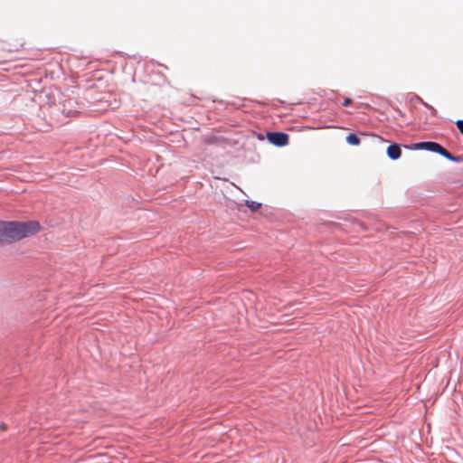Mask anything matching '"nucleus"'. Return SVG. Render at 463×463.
I'll use <instances>...</instances> for the list:
<instances>
[{
  "label": "nucleus",
  "mask_w": 463,
  "mask_h": 463,
  "mask_svg": "<svg viewBox=\"0 0 463 463\" xmlns=\"http://www.w3.org/2000/svg\"><path fill=\"white\" fill-rule=\"evenodd\" d=\"M41 229L38 222H0V245L12 243L37 233Z\"/></svg>",
  "instance_id": "f257e3e1"
},
{
  "label": "nucleus",
  "mask_w": 463,
  "mask_h": 463,
  "mask_svg": "<svg viewBox=\"0 0 463 463\" xmlns=\"http://www.w3.org/2000/svg\"><path fill=\"white\" fill-rule=\"evenodd\" d=\"M413 147L415 149H426L431 152L438 153L447 159L453 161V162H459L460 157L452 156L448 150H446L442 146L436 142L432 141H426V142H420L413 145Z\"/></svg>",
  "instance_id": "f03ea898"
},
{
  "label": "nucleus",
  "mask_w": 463,
  "mask_h": 463,
  "mask_svg": "<svg viewBox=\"0 0 463 463\" xmlns=\"http://www.w3.org/2000/svg\"><path fill=\"white\" fill-rule=\"evenodd\" d=\"M267 138L269 143L277 146H284L288 144V135L283 132H268Z\"/></svg>",
  "instance_id": "7ed1b4c3"
},
{
  "label": "nucleus",
  "mask_w": 463,
  "mask_h": 463,
  "mask_svg": "<svg viewBox=\"0 0 463 463\" xmlns=\"http://www.w3.org/2000/svg\"><path fill=\"white\" fill-rule=\"evenodd\" d=\"M387 155L391 159L396 160L400 158L402 150L397 144H392L387 147Z\"/></svg>",
  "instance_id": "20e7f679"
},
{
  "label": "nucleus",
  "mask_w": 463,
  "mask_h": 463,
  "mask_svg": "<svg viewBox=\"0 0 463 463\" xmlns=\"http://www.w3.org/2000/svg\"><path fill=\"white\" fill-rule=\"evenodd\" d=\"M346 142L352 146H358L360 144V138L355 134H349L346 137Z\"/></svg>",
  "instance_id": "39448f33"
},
{
  "label": "nucleus",
  "mask_w": 463,
  "mask_h": 463,
  "mask_svg": "<svg viewBox=\"0 0 463 463\" xmlns=\"http://www.w3.org/2000/svg\"><path fill=\"white\" fill-rule=\"evenodd\" d=\"M246 205L252 211L256 212L258 211L261 204L260 203L254 202V201H247Z\"/></svg>",
  "instance_id": "423d86ee"
},
{
  "label": "nucleus",
  "mask_w": 463,
  "mask_h": 463,
  "mask_svg": "<svg viewBox=\"0 0 463 463\" xmlns=\"http://www.w3.org/2000/svg\"><path fill=\"white\" fill-rule=\"evenodd\" d=\"M456 125H457L459 132L463 135V119L457 120Z\"/></svg>",
  "instance_id": "0eeeda50"
},
{
  "label": "nucleus",
  "mask_w": 463,
  "mask_h": 463,
  "mask_svg": "<svg viewBox=\"0 0 463 463\" xmlns=\"http://www.w3.org/2000/svg\"><path fill=\"white\" fill-rule=\"evenodd\" d=\"M353 223L354 225L358 226L362 231H365L366 230V227L363 223H361L359 222L354 221Z\"/></svg>",
  "instance_id": "6e6552de"
},
{
  "label": "nucleus",
  "mask_w": 463,
  "mask_h": 463,
  "mask_svg": "<svg viewBox=\"0 0 463 463\" xmlns=\"http://www.w3.org/2000/svg\"><path fill=\"white\" fill-rule=\"evenodd\" d=\"M423 105L427 108H429L430 110H431V113L435 116L437 114V110L432 108L431 106H430L429 104H427L426 102H423Z\"/></svg>",
  "instance_id": "1a4fd4ad"
},
{
  "label": "nucleus",
  "mask_w": 463,
  "mask_h": 463,
  "mask_svg": "<svg viewBox=\"0 0 463 463\" xmlns=\"http://www.w3.org/2000/svg\"><path fill=\"white\" fill-rule=\"evenodd\" d=\"M352 103V99L350 98H346L345 99L344 102H343V105L344 106H348Z\"/></svg>",
  "instance_id": "9d476101"
},
{
  "label": "nucleus",
  "mask_w": 463,
  "mask_h": 463,
  "mask_svg": "<svg viewBox=\"0 0 463 463\" xmlns=\"http://www.w3.org/2000/svg\"><path fill=\"white\" fill-rule=\"evenodd\" d=\"M66 115H67V116H74V114H73V113H71V112H66Z\"/></svg>",
  "instance_id": "9b49d317"
},
{
  "label": "nucleus",
  "mask_w": 463,
  "mask_h": 463,
  "mask_svg": "<svg viewBox=\"0 0 463 463\" xmlns=\"http://www.w3.org/2000/svg\"><path fill=\"white\" fill-rule=\"evenodd\" d=\"M1 429L5 430L6 429L5 425V424H2V425H1Z\"/></svg>",
  "instance_id": "f8f14e48"
}]
</instances>
